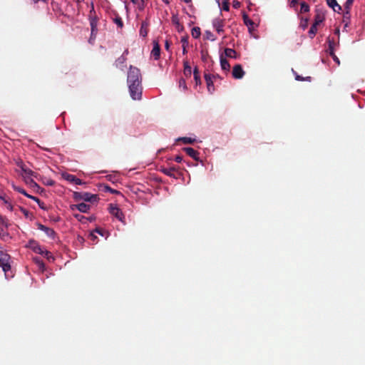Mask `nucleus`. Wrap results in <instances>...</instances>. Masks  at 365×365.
I'll return each mask as SVG.
<instances>
[{
  "mask_svg": "<svg viewBox=\"0 0 365 365\" xmlns=\"http://www.w3.org/2000/svg\"><path fill=\"white\" fill-rule=\"evenodd\" d=\"M308 25V19H305L304 20H302L301 22V27L304 30Z\"/></svg>",
  "mask_w": 365,
  "mask_h": 365,
  "instance_id": "nucleus-46",
  "label": "nucleus"
},
{
  "mask_svg": "<svg viewBox=\"0 0 365 365\" xmlns=\"http://www.w3.org/2000/svg\"><path fill=\"white\" fill-rule=\"evenodd\" d=\"M196 83V85L201 83L200 76H197V78H194Z\"/></svg>",
  "mask_w": 365,
  "mask_h": 365,
  "instance_id": "nucleus-60",
  "label": "nucleus"
},
{
  "mask_svg": "<svg viewBox=\"0 0 365 365\" xmlns=\"http://www.w3.org/2000/svg\"><path fill=\"white\" fill-rule=\"evenodd\" d=\"M243 21H244L245 24L248 27V29L250 31H251V30L254 29L255 24L254 23V21L252 20H251L249 18L248 15L245 13L243 14Z\"/></svg>",
  "mask_w": 365,
  "mask_h": 365,
  "instance_id": "nucleus-16",
  "label": "nucleus"
},
{
  "mask_svg": "<svg viewBox=\"0 0 365 365\" xmlns=\"http://www.w3.org/2000/svg\"><path fill=\"white\" fill-rule=\"evenodd\" d=\"M172 22L175 24L177 26H180L179 19L177 16L173 15L172 16Z\"/></svg>",
  "mask_w": 365,
  "mask_h": 365,
  "instance_id": "nucleus-43",
  "label": "nucleus"
},
{
  "mask_svg": "<svg viewBox=\"0 0 365 365\" xmlns=\"http://www.w3.org/2000/svg\"><path fill=\"white\" fill-rule=\"evenodd\" d=\"M175 160L177 162V163H181L182 160V156L181 155H177L175 158Z\"/></svg>",
  "mask_w": 365,
  "mask_h": 365,
  "instance_id": "nucleus-57",
  "label": "nucleus"
},
{
  "mask_svg": "<svg viewBox=\"0 0 365 365\" xmlns=\"http://www.w3.org/2000/svg\"><path fill=\"white\" fill-rule=\"evenodd\" d=\"M314 21L315 24H320L325 20V10L323 7L317 6L315 9Z\"/></svg>",
  "mask_w": 365,
  "mask_h": 365,
  "instance_id": "nucleus-5",
  "label": "nucleus"
},
{
  "mask_svg": "<svg viewBox=\"0 0 365 365\" xmlns=\"http://www.w3.org/2000/svg\"><path fill=\"white\" fill-rule=\"evenodd\" d=\"M301 8H300V12L301 13H307L309 11V6L304 1L301 2L300 4Z\"/></svg>",
  "mask_w": 365,
  "mask_h": 365,
  "instance_id": "nucleus-29",
  "label": "nucleus"
},
{
  "mask_svg": "<svg viewBox=\"0 0 365 365\" xmlns=\"http://www.w3.org/2000/svg\"><path fill=\"white\" fill-rule=\"evenodd\" d=\"M212 26L218 34L224 32V21L221 19H215L212 21Z\"/></svg>",
  "mask_w": 365,
  "mask_h": 365,
  "instance_id": "nucleus-10",
  "label": "nucleus"
},
{
  "mask_svg": "<svg viewBox=\"0 0 365 365\" xmlns=\"http://www.w3.org/2000/svg\"><path fill=\"white\" fill-rule=\"evenodd\" d=\"M240 2L238 1H233L232 6L235 9H238L240 7Z\"/></svg>",
  "mask_w": 365,
  "mask_h": 365,
  "instance_id": "nucleus-50",
  "label": "nucleus"
},
{
  "mask_svg": "<svg viewBox=\"0 0 365 365\" xmlns=\"http://www.w3.org/2000/svg\"><path fill=\"white\" fill-rule=\"evenodd\" d=\"M183 150L186 153L187 155L193 158L195 160H199V153L192 148H184Z\"/></svg>",
  "mask_w": 365,
  "mask_h": 365,
  "instance_id": "nucleus-13",
  "label": "nucleus"
},
{
  "mask_svg": "<svg viewBox=\"0 0 365 365\" xmlns=\"http://www.w3.org/2000/svg\"><path fill=\"white\" fill-rule=\"evenodd\" d=\"M71 207L72 210H74L75 209H76L81 212L86 213V212H88V210L91 208V206L84 202H82V203H79L78 205H73L71 206Z\"/></svg>",
  "mask_w": 365,
  "mask_h": 365,
  "instance_id": "nucleus-12",
  "label": "nucleus"
},
{
  "mask_svg": "<svg viewBox=\"0 0 365 365\" xmlns=\"http://www.w3.org/2000/svg\"><path fill=\"white\" fill-rule=\"evenodd\" d=\"M179 88H182L183 90L187 89L186 82L183 78H181L179 81Z\"/></svg>",
  "mask_w": 365,
  "mask_h": 365,
  "instance_id": "nucleus-37",
  "label": "nucleus"
},
{
  "mask_svg": "<svg viewBox=\"0 0 365 365\" xmlns=\"http://www.w3.org/2000/svg\"><path fill=\"white\" fill-rule=\"evenodd\" d=\"M34 251L38 254L43 255L45 250H43L39 245H36L33 248Z\"/></svg>",
  "mask_w": 365,
  "mask_h": 365,
  "instance_id": "nucleus-33",
  "label": "nucleus"
},
{
  "mask_svg": "<svg viewBox=\"0 0 365 365\" xmlns=\"http://www.w3.org/2000/svg\"><path fill=\"white\" fill-rule=\"evenodd\" d=\"M32 200L36 201L38 203V205H40L41 200L38 197L34 196V197H32Z\"/></svg>",
  "mask_w": 365,
  "mask_h": 365,
  "instance_id": "nucleus-62",
  "label": "nucleus"
},
{
  "mask_svg": "<svg viewBox=\"0 0 365 365\" xmlns=\"http://www.w3.org/2000/svg\"><path fill=\"white\" fill-rule=\"evenodd\" d=\"M181 42L182 43V53L185 55L187 52V46H188V36H185L182 37Z\"/></svg>",
  "mask_w": 365,
  "mask_h": 365,
  "instance_id": "nucleus-23",
  "label": "nucleus"
},
{
  "mask_svg": "<svg viewBox=\"0 0 365 365\" xmlns=\"http://www.w3.org/2000/svg\"><path fill=\"white\" fill-rule=\"evenodd\" d=\"M127 83L128 84L141 83V74L139 68L133 66H130L128 73Z\"/></svg>",
  "mask_w": 365,
  "mask_h": 365,
  "instance_id": "nucleus-2",
  "label": "nucleus"
},
{
  "mask_svg": "<svg viewBox=\"0 0 365 365\" xmlns=\"http://www.w3.org/2000/svg\"><path fill=\"white\" fill-rule=\"evenodd\" d=\"M225 54L227 57L232 58H237V52L235 50L230 48H226L225 49Z\"/></svg>",
  "mask_w": 365,
  "mask_h": 365,
  "instance_id": "nucleus-21",
  "label": "nucleus"
},
{
  "mask_svg": "<svg viewBox=\"0 0 365 365\" xmlns=\"http://www.w3.org/2000/svg\"><path fill=\"white\" fill-rule=\"evenodd\" d=\"M39 207L42 209V210H46V207L44 206V203L43 202L41 201V203L40 205H38Z\"/></svg>",
  "mask_w": 365,
  "mask_h": 365,
  "instance_id": "nucleus-63",
  "label": "nucleus"
},
{
  "mask_svg": "<svg viewBox=\"0 0 365 365\" xmlns=\"http://www.w3.org/2000/svg\"><path fill=\"white\" fill-rule=\"evenodd\" d=\"M128 54V50L125 49L121 56H125L126 57V56Z\"/></svg>",
  "mask_w": 365,
  "mask_h": 365,
  "instance_id": "nucleus-64",
  "label": "nucleus"
},
{
  "mask_svg": "<svg viewBox=\"0 0 365 365\" xmlns=\"http://www.w3.org/2000/svg\"><path fill=\"white\" fill-rule=\"evenodd\" d=\"M19 210L26 218L30 217V216L31 215V213L29 210L22 207H19Z\"/></svg>",
  "mask_w": 365,
  "mask_h": 365,
  "instance_id": "nucleus-34",
  "label": "nucleus"
},
{
  "mask_svg": "<svg viewBox=\"0 0 365 365\" xmlns=\"http://www.w3.org/2000/svg\"><path fill=\"white\" fill-rule=\"evenodd\" d=\"M298 3H299V0H291L290 6L294 7L298 4Z\"/></svg>",
  "mask_w": 365,
  "mask_h": 365,
  "instance_id": "nucleus-53",
  "label": "nucleus"
},
{
  "mask_svg": "<svg viewBox=\"0 0 365 365\" xmlns=\"http://www.w3.org/2000/svg\"><path fill=\"white\" fill-rule=\"evenodd\" d=\"M184 74L185 76H190L192 73V68L191 66L189 65V63L187 61H185L184 63Z\"/></svg>",
  "mask_w": 365,
  "mask_h": 365,
  "instance_id": "nucleus-24",
  "label": "nucleus"
},
{
  "mask_svg": "<svg viewBox=\"0 0 365 365\" xmlns=\"http://www.w3.org/2000/svg\"><path fill=\"white\" fill-rule=\"evenodd\" d=\"M14 189L23 195H26V192L20 187L14 186Z\"/></svg>",
  "mask_w": 365,
  "mask_h": 365,
  "instance_id": "nucleus-45",
  "label": "nucleus"
},
{
  "mask_svg": "<svg viewBox=\"0 0 365 365\" xmlns=\"http://www.w3.org/2000/svg\"><path fill=\"white\" fill-rule=\"evenodd\" d=\"M23 172L26 175H34V173L31 170V169H29V168H24V166H21V167Z\"/></svg>",
  "mask_w": 365,
  "mask_h": 365,
  "instance_id": "nucleus-35",
  "label": "nucleus"
},
{
  "mask_svg": "<svg viewBox=\"0 0 365 365\" xmlns=\"http://www.w3.org/2000/svg\"><path fill=\"white\" fill-rule=\"evenodd\" d=\"M222 9L224 11H229L230 9V4L228 2V1L227 0H224L223 2H222Z\"/></svg>",
  "mask_w": 365,
  "mask_h": 365,
  "instance_id": "nucleus-39",
  "label": "nucleus"
},
{
  "mask_svg": "<svg viewBox=\"0 0 365 365\" xmlns=\"http://www.w3.org/2000/svg\"><path fill=\"white\" fill-rule=\"evenodd\" d=\"M62 178L68 182L76 185L85 184L81 179L76 178V175L67 173H62Z\"/></svg>",
  "mask_w": 365,
  "mask_h": 365,
  "instance_id": "nucleus-7",
  "label": "nucleus"
},
{
  "mask_svg": "<svg viewBox=\"0 0 365 365\" xmlns=\"http://www.w3.org/2000/svg\"><path fill=\"white\" fill-rule=\"evenodd\" d=\"M354 0H346L344 4V9H345V15H349L350 14L351 7L354 3Z\"/></svg>",
  "mask_w": 365,
  "mask_h": 365,
  "instance_id": "nucleus-26",
  "label": "nucleus"
},
{
  "mask_svg": "<svg viewBox=\"0 0 365 365\" xmlns=\"http://www.w3.org/2000/svg\"><path fill=\"white\" fill-rule=\"evenodd\" d=\"M148 23L146 21H143L141 24V27L140 29V35L143 37H145L148 33Z\"/></svg>",
  "mask_w": 365,
  "mask_h": 365,
  "instance_id": "nucleus-19",
  "label": "nucleus"
},
{
  "mask_svg": "<svg viewBox=\"0 0 365 365\" xmlns=\"http://www.w3.org/2000/svg\"><path fill=\"white\" fill-rule=\"evenodd\" d=\"M205 34H206V38L209 40H211V41H215L216 39L215 37H214V35L212 34V32L209 31H207L205 32Z\"/></svg>",
  "mask_w": 365,
  "mask_h": 365,
  "instance_id": "nucleus-38",
  "label": "nucleus"
},
{
  "mask_svg": "<svg viewBox=\"0 0 365 365\" xmlns=\"http://www.w3.org/2000/svg\"><path fill=\"white\" fill-rule=\"evenodd\" d=\"M88 237L93 242H94L97 239V237L94 235L93 232H91L88 235Z\"/></svg>",
  "mask_w": 365,
  "mask_h": 365,
  "instance_id": "nucleus-52",
  "label": "nucleus"
},
{
  "mask_svg": "<svg viewBox=\"0 0 365 365\" xmlns=\"http://www.w3.org/2000/svg\"><path fill=\"white\" fill-rule=\"evenodd\" d=\"M115 24L119 26V27H123V21L120 18H116L115 19Z\"/></svg>",
  "mask_w": 365,
  "mask_h": 365,
  "instance_id": "nucleus-47",
  "label": "nucleus"
},
{
  "mask_svg": "<svg viewBox=\"0 0 365 365\" xmlns=\"http://www.w3.org/2000/svg\"><path fill=\"white\" fill-rule=\"evenodd\" d=\"M245 75V71L240 64L235 65L232 68V76L236 79L242 78Z\"/></svg>",
  "mask_w": 365,
  "mask_h": 365,
  "instance_id": "nucleus-9",
  "label": "nucleus"
},
{
  "mask_svg": "<svg viewBox=\"0 0 365 365\" xmlns=\"http://www.w3.org/2000/svg\"><path fill=\"white\" fill-rule=\"evenodd\" d=\"M328 43H329V48H328V52L329 53V55H331V54H334V40L332 39H330L329 38H328Z\"/></svg>",
  "mask_w": 365,
  "mask_h": 365,
  "instance_id": "nucleus-30",
  "label": "nucleus"
},
{
  "mask_svg": "<svg viewBox=\"0 0 365 365\" xmlns=\"http://www.w3.org/2000/svg\"><path fill=\"white\" fill-rule=\"evenodd\" d=\"M34 260H35L36 263L38 264V267L40 269H41L42 270H43V269L45 267L43 262L38 258H35Z\"/></svg>",
  "mask_w": 365,
  "mask_h": 365,
  "instance_id": "nucleus-36",
  "label": "nucleus"
},
{
  "mask_svg": "<svg viewBox=\"0 0 365 365\" xmlns=\"http://www.w3.org/2000/svg\"><path fill=\"white\" fill-rule=\"evenodd\" d=\"M109 210L110 214L114 215L118 220H119L120 221H123V219L124 218V215L118 207L113 205V204H110Z\"/></svg>",
  "mask_w": 365,
  "mask_h": 365,
  "instance_id": "nucleus-8",
  "label": "nucleus"
},
{
  "mask_svg": "<svg viewBox=\"0 0 365 365\" xmlns=\"http://www.w3.org/2000/svg\"><path fill=\"white\" fill-rule=\"evenodd\" d=\"M91 37L96 36L97 34V20L96 18L91 19Z\"/></svg>",
  "mask_w": 365,
  "mask_h": 365,
  "instance_id": "nucleus-20",
  "label": "nucleus"
},
{
  "mask_svg": "<svg viewBox=\"0 0 365 365\" xmlns=\"http://www.w3.org/2000/svg\"><path fill=\"white\" fill-rule=\"evenodd\" d=\"M48 237H51V238H54L55 237V235H56V232L55 231L51 229V228H49V227H46L45 229V230L43 231Z\"/></svg>",
  "mask_w": 365,
  "mask_h": 365,
  "instance_id": "nucleus-32",
  "label": "nucleus"
},
{
  "mask_svg": "<svg viewBox=\"0 0 365 365\" xmlns=\"http://www.w3.org/2000/svg\"><path fill=\"white\" fill-rule=\"evenodd\" d=\"M178 140L182 141L185 144H192L195 140L189 137L180 138Z\"/></svg>",
  "mask_w": 365,
  "mask_h": 365,
  "instance_id": "nucleus-31",
  "label": "nucleus"
},
{
  "mask_svg": "<svg viewBox=\"0 0 365 365\" xmlns=\"http://www.w3.org/2000/svg\"><path fill=\"white\" fill-rule=\"evenodd\" d=\"M104 190L106 191L110 192V193H119V192L118 190H113V188H111L108 185H105L104 186Z\"/></svg>",
  "mask_w": 365,
  "mask_h": 365,
  "instance_id": "nucleus-42",
  "label": "nucleus"
},
{
  "mask_svg": "<svg viewBox=\"0 0 365 365\" xmlns=\"http://www.w3.org/2000/svg\"><path fill=\"white\" fill-rule=\"evenodd\" d=\"M318 25L319 24H315V23H314L312 25V26H311V28H310V29L309 31V36L311 38H313L315 36V35H316V34L317 32V26H318Z\"/></svg>",
  "mask_w": 365,
  "mask_h": 365,
  "instance_id": "nucleus-25",
  "label": "nucleus"
},
{
  "mask_svg": "<svg viewBox=\"0 0 365 365\" xmlns=\"http://www.w3.org/2000/svg\"><path fill=\"white\" fill-rule=\"evenodd\" d=\"M194 78H197V76H200V73L197 67H195L193 71Z\"/></svg>",
  "mask_w": 365,
  "mask_h": 365,
  "instance_id": "nucleus-51",
  "label": "nucleus"
},
{
  "mask_svg": "<svg viewBox=\"0 0 365 365\" xmlns=\"http://www.w3.org/2000/svg\"><path fill=\"white\" fill-rule=\"evenodd\" d=\"M177 170V168L175 167H170V168H162L160 169V171L164 173L165 175L172 177L174 178H177V177L175 175V172Z\"/></svg>",
  "mask_w": 365,
  "mask_h": 365,
  "instance_id": "nucleus-14",
  "label": "nucleus"
},
{
  "mask_svg": "<svg viewBox=\"0 0 365 365\" xmlns=\"http://www.w3.org/2000/svg\"><path fill=\"white\" fill-rule=\"evenodd\" d=\"M170 43L168 40H166L165 42V48L166 50H169V48H170Z\"/></svg>",
  "mask_w": 365,
  "mask_h": 365,
  "instance_id": "nucleus-58",
  "label": "nucleus"
},
{
  "mask_svg": "<svg viewBox=\"0 0 365 365\" xmlns=\"http://www.w3.org/2000/svg\"><path fill=\"white\" fill-rule=\"evenodd\" d=\"M126 60H127V58L125 56H120L115 61V66L117 68H119L121 70H123L124 67L125 66Z\"/></svg>",
  "mask_w": 365,
  "mask_h": 365,
  "instance_id": "nucleus-18",
  "label": "nucleus"
},
{
  "mask_svg": "<svg viewBox=\"0 0 365 365\" xmlns=\"http://www.w3.org/2000/svg\"><path fill=\"white\" fill-rule=\"evenodd\" d=\"M330 56L332 57L333 60H334V61H335L338 65H339L340 62H339V60L338 57H337L334 53V54H331V55H330Z\"/></svg>",
  "mask_w": 365,
  "mask_h": 365,
  "instance_id": "nucleus-54",
  "label": "nucleus"
},
{
  "mask_svg": "<svg viewBox=\"0 0 365 365\" xmlns=\"http://www.w3.org/2000/svg\"><path fill=\"white\" fill-rule=\"evenodd\" d=\"M43 256L46 257L48 260H50V259H52L53 260L54 259L51 253L47 250H45Z\"/></svg>",
  "mask_w": 365,
  "mask_h": 365,
  "instance_id": "nucleus-44",
  "label": "nucleus"
},
{
  "mask_svg": "<svg viewBox=\"0 0 365 365\" xmlns=\"http://www.w3.org/2000/svg\"><path fill=\"white\" fill-rule=\"evenodd\" d=\"M44 183H45V185H51H51H53L54 184V181H53V180H51V179H48V180H46V182H45Z\"/></svg>",
  "mask_w": 365,
  "mask_h": 365,
  "instance_id": "nucleus-56",
  "label": "nucleus"
},
{
  "mask_svg": "<svg viewBox=\"0 0 365 365\" xmlns=\"http://www.w3.org/2000/svg\"><path fill=\"white\" fill-rule=\"evenodd\" d=\"M191 34H192V36L194 38H197L200 36V34H201V32H200V29L199 27H193L191 30Z\"/></svg>",
  "mask_w": 365,
  "mask_h": 365,
  "instance_id": "nucleus-28",
  "label": "nucleus"
},
{
  "mask_svg": "<svg viewBox=\"0 0 365 365\" xmlns=\"http://www.w3.org/2000/svg\"><path fill=\"white\" fill-rule=\"evenodd\" d=\"M208 58V53L207 51H201V58L202 61H206Z\"/></svg>",
  "mask_w": 365,
  "mask_h": 365,
  "instance_id": "nucleus-41",
  "label": "nucleus"
},
{
  "mask_svg": "<svg viewBox=\"0 0 365 365\" xmlns=\"http://www.w3.org/2000/svg\"><path fill=\"white\" fill-rule=\"evenodd\" d=\"M220 65L221 68L224 71H229L230 68V65L228 61L226 58H224L222 56L220 57Z\"/></svg>",
  "mask_w": 365,
  "mask_h": 365,
  "instance_id": "nucleus-22",
  "label": "nucleus"
},
{
  "mask_svg": "<svg viewBox=\"0 0 365 365\" xmlns=\"http://www.w3.org/2000/svg\"><path fill=\"white\" fill-rule=\"evenodd\" d=\"M10 255L2 251H0V267L4 272L6 278L11 277L13 275L11 272Z\"/></svg>",
  "mask_w": 365,
  "mask_h": 365,
  "instance_id": "nucleus-1",
  "label": "nucleus"
},
{
  "mask_svg": "<svg viewBox=\"0 0 365 365\" xmlns=\"http://www.w3.org/2000/svg\"><path fill=\"white\" fill-rule=\"evenodd\" d=\"M73 197L76 200H84L86 202H97L98 197L97 195L89 192H74Z\"/></svg>",
  "mask_w": 365,
  "mask_h": 365,
  "instance_id": "nucleus-3",
  "label": "nucleus"
},
{
  "mask_svg": "<svg viewBox=\"0 0 365 365\" xmlns=\"http://www.w3.org/2000/svg\"><path fill=\"white\" fill-rule=\"evenodd\" d=\"M75 217L78 219L81 222H83V220H87V218L81 215H75Z\"/></svg>",
  "mask_w": 365,
  "mask_h": 365,
  "instance_id": "nucleus-48",
  "label": "nucleus"
},
{
  "mask_svg": "<svg viewBox=\"0 0 365 365\" xmlns=\"http://www.w3.org/2000/svg\"><path fill=\"white\" fill-rule=\"evenodd\" d=\"M95 232H97V233H98L99 235H101L103 236V230H102V229L97 227V228L95 230Z\"/></svg>",
  "mask_w": 365,
  "mask_h": 365,
  "instance_id": "nucleus-59",
  "label": "nucleus"
},
{
  "mask_svg": "<svg viewBox=\"0 0 365 365\" xmlns=\"http://www.w3.org/2000/svg\"><path fill=\"white\" fill-rule=\"evenodd\" d=\"M0 200L3 201V202L6 205L9 203L10 200L9 197H7L5 195H0Z\"/></svg>",
  "mask_w": 365,
  "mask_h": 365,
  "instance_id": "nucleus-40",
  "label": "nucleus"
},
{
  "mask_svg": "<svg viewBox=\"0 0 365 365\" xmlns=\"http://www.w3.org/2000/svg\"><path fill=\"white\" fill-rule=\"evenodd\" d=\"M292 71L294 74V76H295V79L297 81H312V77L311 76H307V77H302L301 76H299L297 72H295L293 69H292Z\"/></svg>",
  "mask_w": 365,
  "mask_h": 365,
  "instance_id": "nucleus-27",
  "label": "nucleus"
},
{
  "mask_svg": "<svg viewBox=\"0 0 365 365\" xmlns=\"http://www.w3.org/2000/svg\"><path fill=\"white\" fill-rule=\"evenodd\" d=\"M6 208L10 211H12L14 209V207H13L11 201H9V203L6 204Z\"/></svg>",
  "mask_w": 365,
  "mask_h": 365,
  "instance_id": "nucleus-55",
  "label": "nucleus"
},
{
  "mask_svg": "<svg viewBox=\"0 0 365 365\" xmlns=\"http://www.w3.org/2000/svg\"><path fill=\"white\" fill-rule=\"evenodd\" d=\"M151 55L155 60L160 58V48L158 42H154L153 48L151 51Z\"/></svg>",
  "mask_w": 365,
  "mask_h": 365,
  "instance_id": "nucleus-15",
  "label": "nucleus"
},
{
  "mask_svg": "<svg viewBox=\"0 0 365 365\" xmlns=\"http://www.w3.org/2000/svg\"><path fill=\"white\" fill-rule=\"evenodd\" d=\"M327 5L332 8L335 12H339L341 10V6L338 4L336 0H327Z\"/></svg>",
  "mask_w": 365,
  "mask_h": 365,
  "instance_id": "nucleus-17",
  "label": "nucleus"
},
{
  "mask_svg": "<svg viewBox=\"0 0 365 365\" xmlns=\"http://www.w3.org/2000/svg\"><path fill=\"white\" fill-rule=\"evenodd\" d=\"M46 227H47L46 226L41 225V224L38 225V229H40L42 231H44Z\"/></svg>",
  "mask_w": 365,
  "mask_h": 365,
  "instance_id": "nucleus-61",
  "label": "nucleus"
},
{
  "mask_svg": "<svg viewBox=\"0 0 365 365\" xmlns=\"http://www.w3.org/2000/svg\"><path fill=\"white\" fill-rule=\"evenodd\" d=\"M205 80L207 83V90L210 93H212L215 91V87L213 84V79L212 78L211 74L205 73Z\"/></svg>",
  "mask_w": 365,
  "mask_h": 365,
  "instance_id": "nucleus-11",
  "label": "nucleus"
},
{
  "mask_svg": "<svg viewBox=\"0 0 365 365\" xmlns=\"http://www.w3.org/2000/svg\"><path fill=\"white\" fill-rule=\"evenodd\" d=\"M9 225L8 219L2 215H0V236L4 237L8 235L6 230Z\"/></svg>",
  "mask_w": 365,
  "mask_h": 365,
  "instance_id": "nucleus-6",
  "label": "nucleus"
},
{
  "mask_svg": "<svg viewBox=\"0 0 365 365\" xmlns=\"http://www.w3.org/2000/svg\"><path fill=\"white\" fill-rule=\"evenodd\" d=\"M130 97L133 100H140L142 96L141 83L128 84Z\"/></svg>",
  "mask_w": 365,
  "mask_h": 365,
  "instance_id": "nucleus-4",
  "label": "nucleus"
},
{
  "mask_svg": "<svg viewBox=\"0 0 365 365\" xmlns=\"http://www.w3.org/2000/svg\"><path fill=\"white\" fill-rule=\"evenodd\" d=\"M27 182L29 183L33 187H38V184L35 182L32 179H30Z\"/></svg>",
  "mask_w": 365,
  "mask_h": 365,
  "instance_id": "nucleus-49",
  "label": "nucleus"
}]
</instances>
